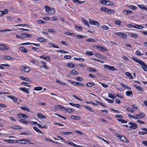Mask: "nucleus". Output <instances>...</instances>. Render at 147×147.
Instances as JSON below:
<instances>
[{
  "instance_id": "obj_49",
  "label": "nucleus",
  "mask_w": 147,
  "mask_h": 147,
  "mask_svg": "<svg viewBox=\"0 0 147 147\" xmlns=\"http://www.w3.org/2000/svg\"><path fill=\"white\" fill-rule=\"evenodd\" d=\"M20 78L23 80H25L28 81H30L29 79L28 78L26 77H25L23 76H21L20 77Z\"/></svg>"
},
{
  "instance_id": "obj_23",
  "label": "nucleus",
  "mask_w": 147,
  "mask_h": 147,
  "mask_svg": "<svg viewBox=\"0 0 147 147\" xmlns=\"http://www.w3.org/2000/svg\"><path fill=\"white\" fill-rule=\"evenodd\" d=\"M49 45L51 47H52L54 48H59V47L57 46L56 45L54 44L53 43H49Z\"/></svg>"
},
{
  "instance_id": "obj_18",
  "label": "nucleus",
  "mask_w": 147,
  "mask_h": 147,
  "mask_svg": "<svg viewBox=\"0 0 147 147\" xmlns=\"http://www.w3.org/2000/svg\"><path fill=\"white\" fill-rule=\"evenodd\" d=\"M123 13L125 14H131L132 13V12L131 10H129L128 9H126L123 11Z\"/></svg>"
},
{
  "instance_id": "obj_46",
  "label": "nucleus",
  "mask_w": 147,
  "mask_h": 147,
  "mask_svg": "<svg viewBox=\"0 0 147 147\" xmlns=\"http://www.w3.org/2000/svg\"><path fill=\"white\" fill-rule=\"evenodd\" d=\"M94 85V83L88 82L87 84V86L88 87H91Z\"/></svg>"
},
{
  "instance_id": "obj_52",
  "label": "nucleus",
  "mask_w": 147,
  "mask_h": 147,
  "mask_svg": "<svg viewBox=\"0 0 147 147\" xmlns=\"http://www.w3.org/2000/svg\"><path fill=\"white\" fill-rule=\"evenodd\" d=\"M100 49L101 51L103 52H105L107 51V50L106 49L105 47H100Z\"/></svg>"
},
{
  "instance_id": "obj_64",
  "label": "nucleus",
  "mask_w": 147,
  "mask_h": 147,
  "mask_svg": "<svg viewBox=\"0 0 147 147\" xmlns=\"http://www.w3.org/2000/svg\"><path fill=\"white\" fill-rule=\"evenodd\" d=\"M75 28L76 29L80 31L82 29V27H79L77 26H75Z\"/></svg>"
},
{
  "instance_id": "obj_8",
  "label": "nucleus",
  "mask_w": 147,
  "mask_h": 147,
  "mask_svg": "<svg viewBox=\"0 0 147 147\" xmlns=\"http://www.w3.org/2000/svg\"><path fill=\"white\" fill-rule=\"evenodd\" d=\"M129 124L130 125L129 128L131 129H135L137 127V124L136 123H134L132 122H129Z\"/></svg>"
},
{
  "instance_id": "obj_59",
  "label": "nucleus",
  "mask_w": 147,
  "mask_h": 147,
  "mask_svg": "<svg viewBox=\"0 0 147 147\" xmlns=\"http://www.w3.org/2000/svg\"><path fill=\"white\" fill-rule=\"evenodd\" d=\"M104 30H108L109 28L107 26L104 25L101 27Z\"/></svg>"
},
{
  "instance_id": "obj_41",
  "label": "nucleus",
  "mask_w": 147,
  "mask_h": 147,
  "mask_svg": "<svg viewBox=\"0 0 147 147\" xmlns=\"http://www.w3.org/2000/svg\"><path fill=\"white\" fill-rule=\"evenodd\" d=\"M85 54L87 55L90 56H91L93 55V53L90 51H86L85 52Z\"/></svg>"
},
{
  "instance_id": "obj_57",
  "label": "nucleus",
  "mask_w": 147,
  "mask_h": 147,
  "mask_svg": "<svg viewBox=\"0 0 147 147\" xmlns=\"http://www.w3.org/2000/svg\"><path fill=\"white\" fill-rule=\"evenodd\" d=\"M117 120L121 122V123H126L127 122V121L126 120L123 119H117Z\"/></svg>"
},
{
  "instance_id": "obj_11",
  "label": "nucleus",
  "mask_w": 147,
  "mask_h": 147,
  "mask_svg": "<svg viewBox=\"0 0 147 147\" xmlns=\"http://www.w3.org/2000/svg\"><path fill=\"white\" fill-rule=\"evenodd\" d=\"M7 97L8 98H10L11 99H12L14 102H16L18 100L17 98L15 96H9V95H8L7 96Z\"/></svg>"
},
{
  "instance_id": "obj_29",
  "label": "nucleus",
  "mask_w": 147,
  "mask_h": 147,
  "mask_svg": "<svg viewBox=\"0 0 147 147\" xmlns=\"http://www.w3.org/2000/svg\"><path fill=\"white\" fill-rule=\"evenodd\" d=\"M66 112L68 113H71L75 111V110L74 109H71V108H68L67 109H66Z\"/></svg>"
},
{
  "instance_id": "obj_45",
  "label": "nucleus",
  "mask_w": 147,
  "mask_h": 147,
  "mask_svg": "<svg viewBox=\"0 0 147 147\" xmlns=\"http://www.w3.org/2000/svg\"><path fill=\"white\" fill-rule=\"evenodd\" d=\"M11 127L14 129H22V127H21L18 126H13Z\"/></svg>"
},
{
  "instance_id": "obj_30",
  "label": "nucleus",
  "mask_w": 147,
  "mask_h": 147,
  "mask_svg": "<svg viewBox=\"0 0 147 147\" xmlns=\"http://www.w3.org/2000/svg\"><path fill=\"white\" fill-rule=\"evenodd\" d=\"M80 117L79 116H75L72 115L71 116V119H80Z\"/></svg>"
},
{
  "instance_id": "obj_9",
  "label": "nucleus",
  "mask_w": 147,
  "mask_h": 147,
  "mask_svg": "<svg viewBox=\"0 0 147 147\" xmlns=\"http://www.w3.org/2000/svg\"><path fill=\"white\" fill-rule=\"evenodd\" d=\"M89 22L90 24L94 25H98V26L99 25V24L98 22L93 20L90 19L89 20Z\"/></svg>"
},
{
  "instance_id": "obj_53",
  "label": "nucleus",
  "mask_w": 147,
  "mask_h": 147,
  "mask_svg": "<svg viewBox=\"0 0 147 147\" xmlns=\"http://www.w3.org/2000/svg\"><path fill=\"white\" fill-rule=\"evenodd\" d=\"M74 84L76 86H84V85L82 84V83H80L79 82H75V84Z\"/></svg>"
},
{
  "instance_id": "obj_25",
  "label": "nucleus",
  "mask_w": 147,
  "mask_h": 147,
  "mask_svg": "<svg viewBox=\"0 0 147 147\" xmlns=\"http://www.w3.org/2000/svg\"><path fill=\"white\" fill-rule=\"evenodd\" d=\"M3 58V59H6L8 60H12L13 59V58L8 56L6 55H3L2 57Z\"/></svg>"
},
{
  "instance_id": "obj_40",
  "label": "nucleus",
  "mask_w": 147,
  "mask_h": 147,
  "mask_svg": "<svg viewBox=\"0 0 147 147\" xmlns=\"http://www.w3.org/2000/svg\"><path fill=\"white\" fill-rule=\"evenodd\" d=\"M134 86L136 87V89H137L138 90L142 91L143 90L142 88L141 87H139L138 86H137L136 85H135Z\"/></svg>"
},
{
  "instance_id": "obj_47",
  "label": "nucleus",
  "mask_w": 147,
  "mask_h": 147,
  "mask_svg": "<svg viewBox=\"0 0 147 147\" xmlns=\"http://www.w3.org/2000/svg\"><path fill=\"white\" fill-rule=\"evenodd\" d=\"M42 89V88L41 87H37L34 88V90H35L40 91Z\"/></svg>"
},
{
  "instance_id": "obj_14",
  "label": "nucleus",
  "mask_w": 147,
  "mask_h": 147,
  "mask_svg": "<svg viewBox=\"0 0 147 147\" xmlns=\"http://www.w3.org/2000/svg\"><path fill=\"white\" fill-rule=\"evenodd\" d=\"M37 40L40 42H46L47 40L42 37H39L37 39Z\"/></svg>"
},
{
  "instance_id": "obj_4",
  "label": "nucleus",
  "mask_w": 147,
  "mask_h": 147,
  "mask_svg": "<svg viewBox=\"0 0 147 147\" xmlns=\"http://www.w3.org/2000/svg\"><path fill=\"white\" fill-rule=\"evenodd\" d=\"M20 70L22 71L28 72L30 71L29 67L24 66H22L20 67Z\"/></svg>"
},
{
  "instance_id": "obj_1",
  "label": "nucleus",
  "mask_w": 147,
  "mask_h": 147,
  "mask_svg": "<svg viewBox=\"0 0 147 147\" xmlns=\"http://www.w3.org/2000/svg\"><path fill=\"white\" fill-rule=\"evenodd\" d=\"M132 59L138 63L142 66V68L145 71H147V65L142 61L138 58L132 57Z\"/></svg>"
},
{
  "instance_id": "obj_58",
  "label": "nucleus",
  "mask_w": 147,
  "mask_h": 147,
  "mask_svg": "<svg viewBox=\"0 0 147 147\" xmlns=\"http://www.w3.org/2000/svg\"><path fill=\"white\" fill-rule=\"evenodd\" d=\"M48 31L49 32H53L55 33L56 32L55 30H53L52 29H49L48 30Z\"/></svg>"
},
{
  "instance_id": "obj_54",
  "label": "nucleus",
  "mask_w": 147,
  "mask_h": 147,
  "mask_svg": "<svg viewBox=\"0 0 147 147\" xmlns=\"http://www.w3.org/2000/svg\"><path fill=\"white\" fill-rule=\"evenodd\" d=\"M132 94V92L131 91H128L126 92V94L127 96H129Z\"/></svg>"
},
{
  "instance_id": "obj_2",
  "label": "nucleus",
  "mask_w": 147,
  "mask_h": 147,
  "mask_svg": "<svg viewBox=\"0 0 147 147\" xmlns=\"http://www.w3.org/2000/svg\"><path fill=\"white\" fill-rule=\"evenodd\" d=\"M45 8L46 12L48 14L53 15L55 13V10L54 8L49 7L48 6H45Z\"/></svg>"
},
{
  "instance_id": "obj_15",
  "label": "nucleus",
  "mask_w": 147,
  "mask_h": 147,
  "mask_svg": "<svg viewBox=\"0 0 147 147\" xmlns=\"http://www.w3.org/2000/svg\"><path fill=\"white\" fill-rule=\"evenodd\" d=\"M119 138L121 140L125 142L126 141V138L123 136H118Z\"/></svg>"
},
{
  "instance_id": "obj_10",
  "label": "nucleus",
  "mask_w": 147,
  "mask_h": 147,
  "mask_svg": "<svg viewBox=\"0 0 147 147\" xmlns=\"http://www.w3.org/2000/svg\"><path fill=\"white\" fill-rule=\"evenodd\" d=\"M40 62L43 65L40 66V68H44L46 69H48L49 68L48 67L46 66V62L41 61Z\"/></svg>"
},
{
  "instance_id": "obj_34",
  "label": "nucleus",
  "mask_w": 147,
  "mask_h": 147,
  "mask_svg": "<svg viewBox=\"0 0 147 147\" xmlns=\"http://www.w3.org/2000/svg\"><path fill=\"white\" fill-rule=\"evenodd\" d=\"M86 41L87 42H96L95 40L94 39L92 38H89V39H86Z\"/></svg>"
},
{
  "instance_id": "obj_43",
  "label": "nucleus",
  "mask_w": 147,
  "mask_h": 147,
  "mask_svg": "<svg viewBox=\"0 0 147 147\" xmlns=\"http://www.w3.org/2000/svg\"><path fill=\"white\" fill-rule=\"evenodd\" d=\"M19 121L21 123H23L24 124H28V122L27 121H24L23 119H21L19 120Z\"/></svg>"
},
{
  "instance_id": "obj_48",
  "label": "nucleus",
  "mask_w": 147,
  "mask_h": 147,
  "mask_svg": "<svg viewBox=\"0 0 147 147\" xmlns=\"http://www.w3.org/2000/svg\"><path fill=\"white\" fill-rule=\"evenodd\" d=\"M67 66L69 68H73L74 67V65L73 63H69L67 64Z\"/></svg>"
},
{
  "instance_id": "obj_5",
  "label": "nucleus",
  "mask_w": 147,
  "mask_h": 147,
  "mask_svg": "<svg viewBox=\"0 0 147 147\" xmlns=\"http://www.w3.org/2000/svg\"><path fill=\"white\" fill-rule=\"evenodd\" d=\"M145 115L144 113H139L135 115L136 119H141L145 117Z\"/></svg>"
},
{
  "instance_id": "obj_20",
  "label": "nucleus",
  "mask_w": 147,
  "mask_h": 147,
  "mask_svg": "<svg viewBox=\"0 0 147 147\" xmlns=\"http://www.w3.org/2000/svg\"><path fill=\"white\" fill-rule=\"evenodd\" d=\"M100 10L101 11H103L106 13H107L108 9L105 7H100Z\"/></svg>"
},
{
  "instance_id": "obj_21",
  "label": "nucleus",
  "mask_w": 147,
  "mask_h": 147,
  "mask_svg": "<svg viewBox=\"0 0 147 147\" xmlns=\"http://www.w3.org/2000/svg\"><path fill=\"white\" fill-rule=\"evenodd\" d=\"M21 35L28 38H30L32 37V35L30 34H27L24 33L21 34Z\"/></svg>"
},
{
  "instance_id": "obj_42",
  "label": "nucleus",
  "mask_w": 147,
  "mask_h": 147,
  "mask_svg": "<svg viewBox=\"0 0 147 147\" xmlns=\"http://www.w3.org/2000/svg\"><path fill=\"white\" fill-rule=\"evenodd\" d=\"M114 3L112 2L109 1V0L107 1V4L106 5H113Z\"/></svg>"
},
{
  "instance_id": "obj_44",
  "label": "nucleus",
  "mask_w": 147,
  "mask_h": 147,
  "mask_svg": "<svg viewBox=\"0 0 147 147\" xmlns=\"http://www.w3.org/2000/svg\"><path fill=\"white\" fill-rule=\"evenodd\" d=\"M33 128L34 129V130L37 132H39L40 133L43 134L42 133V132L39 130V129L37 127H33Z\"/></svg>"
},
{
  "instance_id": "obj_28",
  "label": "nucleus",
  "mask_w": 147,
  "mask_h": 147,
  "mask_svg": "<svg viewBox=\"0 0 147 147\" xmlns=\"http://www.w3.org/2000/svg\"><path fill=\"white\" fill-rule=\"evenodd\" d=\"M74 37L75 38H77V37L79 38H82L84 37V36L81 35H75L74 36Z\"/></svg>"
},
{
  "instance_id": "obj_36",
  "label": "nucleus",
  "mask_w": 147,
  "mask_h": 147,
  "mask_svg": "<svg viewBox=\"0 0 147 147\" xmlns=\"http://www.w3.org/2000/svg\"><path fill=\"white\" fill-rule=\"evenodd\" d=\"M72 134V133L71 132H61V134H63L64 135H67L68 134Z\"/></svg>"
},
{
  "instance_id": "obj_60",
  "label": "nucleus",
  "mask_w": 147,
  "mask_h": 147,
  "mask_svg": "<svg viewBox=\"0 0 147 147\" xmlns=\"http://www.w3.org/2000/svg\"><path fill=\"white\" fill-rule=\"evenodd\" d=\"M135 54L136 55H142L143 54H141L139 50H138L136 52Z\"/></svg>"
},
{
  "instance_id": "obj_32",
  "label": "nucleus",
  "mask_w": 147,
  "mask_h": 147,
  "mask_svg": "<svg viewBox=\"0 0 147 147\" xmlns=\"http://www.w3.org/2000/svg\"><path fill=\"white\" fill-rule=\"evenodd\" d=\"M107 0H100L99 3L103 5H105L107 4Z\"/></svg>"
},
{
  "instance_id": "obj_22",
  "label": "nucleus",
  "mask_w": 147,
  "mask_h": 147,
  "mask_svg": "<svg viewBox=\"0 0 147 147\" xmlns=\"http://www.w3.org/2000/svg\"><path fill=\"white\" fill-rule=\"evenodd\" d=\"M21 140V144H26L29 142V140L26 139H22Z\"/></svg>"
},
{
  "instance_id": "obj_26",
  "label": "nucleus",
  "mask_w": 147,
  "mask_h": 147,
  "mask_svg": "<svg viewBox=\"0 0 147 147\" xmlns=\"http://www.w3.org/2000/svg\"><path fill=\"white\" fill-rule=\"evenodd\" d=\"M70 73L71 75H76L78 74V72L74 70H73L71 71Z\"/></svg>"
},
{
  "instance_id": "obj_13",
  "label": "nucleus",
  "mask_w": 147,
  "mask_h": 147,
  "mask_svg": "<svg viewBox=\"0 0 147 147\" xmlns=\"http://www.w3.org/2000/svg\"><path fill=\"white\" fill-rule=\"evenodd\" d=\"M39 57L45 59L47 61H50V57L49 56L45 57L44 56V55H42L40 56Z\"/></svg>"
},
{
  "instance_id": "obj_24",
  "label": "nucleus",
  "mask_w": 147,
  "mask_h": 147,
  "mask_svg": "<svg viewBox=\"0 0 147 147\" xmlns=\"http://www.w3.org/2000/svg\"><path fill=\"white\" fill-rule=\"evenodd\" d=\"M20 109L24 110L28 112H30V109L27 107H20Z\"/></svg>"
},
{
  "instance_id": "obj_27",
  "label": "nucleus",
  "mask_w": 147,
  "mask_h": 147,
  "mask_svg": "<svg viewBox=\"0 0 147 147\" xmlns=\"http://www.w3.org/2000/svg\"><path fill=\"white\" fill-rule=\"evenodd\" d=\"M115 13V11L114 10L111 9H108L107 10V13L109 14H111L112 13Z\"/></svg>"
},
{
  "instance_id": "obj_56",
  "label": "nucleus",
  "mask_w": 147,
  "mask_h": 147,
  "mask_svg": "<svg viewBox=\"0 0 147 147\" xmlns=\"http://www.w3.org/2000/svg\"><path fill=\"white\" fill-rule=\"evenodd\" d=\"M121 23V22L119 20H117L115 22V24L117 25H120Z\"/></svg>"
},
{
  "instance_id": "obj_19",
  "label": "nucleus",
  "mask_w": 147,
  "mask_h": 147,
  "mask_svg": "<svg viewBox=\"0 0 147 147\" xmlns=\"http://www.w3.org/2000/svg\"><path fill=\"white\" fill-rule=\"evenodd\" d=\"M17 116L19 118H21L22 117L23 118H25V119H26L27 117V116H26L23 113H22L21 114H18Z\"/></svg>"
},
{
  "instance_id": "obj_51",
  "label": "nucleus",
  "mask_w": 147,
  "mask_h": 147,
  "mask_svg": "<svg viewBox=\"0 0 147 147\" xmlns=\"http://www.w3.org/2000/svg\"><path fill=\"white\" fill-rule=\"evenodd\" d=\"M120 37L124 39H126L127 38V36L125 34L122 33Z\"/></svg>"
},
{
  "instance_id": "obj_7",
  "label": "nucleus",
  "mask_w": 147,
  "mask_h": 147,
  "mask_svg": "<svg viewBox=\"0 0 147 147\" xmlns=\"http://www.w3.org/2000/svg\"><path fill=\"white\" fill-rule=\"evenodd\" d=\"M9 49V48L6 45H0V50L6 51Z\"/></svg>"
},
{
  "instance_id": "obj_55",
  "label": "nucleus",
  "mask_w": 147,
  "mask_h": 147,
  "mask_svg": "<svg viewBox=\"0 0 147 147\" xmlns=\"http://www.w3.org/2000/svg\"><path fill=\"white\" fill-rule=\"evenodd\" d=\"M127 110L128 112L133 113L134 112V111L132 109L130 108H128Z\"/></svg>"
},
{
  "instance_id": "obj_17",
  "label": "nucleus",
  "mask_w": 147,
  "mask_h": 147,
  "mask_svg": "<svg viewBox=\"0 0 147 147\" xmlns=\"http://www.w3.org/2000/svg\"><path fill=\"white\" fill-rule=\"evenodd\" d=\"M19 50L24 53H26L28 52L27 49L23 47H21L19 48Z\"/></svg>"
},
{
  "instance_id": "obj_37",
  "label": "nucleus",
  "mask_w": 147,
  "mask_h": 147,
  "mask_svg": "<svg viewBox=\"0 0 147 147\" xmlns=\"http://www.w3.org/2000/svg\"><path fill=\"white\" fill-rule=\"evenodd\" d=\"M88 71L91 72H95L96 70L94 68H92V67H89L87 68Z\"/></svg>"
},
{
  "instance_id": "obj_38",
  "label": "nucleus",
  "mask_w": 147,
  "mask_h": 147,
  "mask_svg": "<svg viewBox=\"0 0 147 147\" xmlns=\"http://www.w3.org/2000/svg\"><path fill=\"white\" fill-rule=\"evenodd\" d=\"M125 75L127 76H129L130 78L131 79L133 78V77L131 74L128 72H126L125 73Z\"/></svg>"
},
{
  "instance_id": "obj_61",
  "label": "nucleus",
  "mask_w": 147,
  "mask_h": 147,
  "mask_svg": "<svg viewBox=\"0 0 147 147\" xmlns=\"http://www.w3.org/2000/svg\"><path fill=\"white\" fill-rule=\"evenodd\" d=\"M96 102L97 103L99 104V105H101V106H102L103 107H107V106L106 105H105V104L103 105L102 103L100 102L99 101H96Z\"/></svg>"
},
{
  "instance_id": "obj_50",
  "label": "nucleus",
  "mask_w": 147,
  "mask_h": 147,
  "mask_svg": "<svg viewBox=\"0 0 147 147\" xmlns=\"http://www.w3.org/2000/svg\"><path fill=\"white\" fill-rule=\"evenodd\" d=\"M82 20L84 24L88 26L89 28L90 27V26L88 24V22L86 20L83 19Z\"/></svg>"
},
{
  "instance_id": "obj_39",
  "label": "nucleus",
  "mask_w": 147,
  "mask_h": 147,
  "mask_svg": "<svg viewBox=\"0 0 147 147\" xmlns=\"http://www.w3.org/2000/svg\"><path fill=\"white\" fill-rule=\"evenodd\" d=\"M129 35L133 37L136 38L138 37V35L137 34H133L132 33H130L129 34Z\"/></svg>"
},
{
  "instance_id": "obj_3",
  "label": "nucleus",
  "mask_w": 147,
  "mask_h": 147,
  "mask_svg": "<svg viewBox=\"0 0 147 147\" xmlns=\"http://www.w3.org/2000/svg\"><path fill=\"white\" fill-rule=\"evenodd\" d=\"M104 68L106 70L112 71H115L117 70L116 69L114 66H109L107 65H104Z\"/></svg>"
},
{
  "instance_id": "obj_6",
  "label": "nucleus",
  "mask_w": 147,
  "mask_h": 147,
  "mask_svg": "<svg viewBox=\"0 0 147 147\" xmlns=\"http://www.w3.org/2000/svg\"><path fill=\"white\" fill-rule=\"evenodd\" d=\"M141 131L139 132V134L140 135H143L147 134V129L143 128L141 129Z\"/></svg>"
},
{
  "instance_id": "obj_35",
  "label": "nucleus",
  "mask_w": 147,
  "mask_h": 147,
  "mask_svg": "<svg viewBox=\"0 0 147 147\" xmlns=\"http://www.w3.org/2000/svg\"><path fill=\"white\" fill-rule=\"evenodd\" d=\"M3 141L7 142H9L10 143H13L14 142V141L12 140L8 139V140H4Z\"/></svg>"
},
{
  "instance_id": "obj_62",
  "label": "nucleus",
  "mask_w": 147,
  "mask_h": 147,
  "mask_svg": "<svg viewBox=\"0 0 147 147\" xmlns=\"http://www.w3.org/2000/svg\"><path fill=\"white\" fill-rule=\"evenodd\" d=\"M75 79L76 80L79 81H81L82 80V78L81 77H76Z\"/></svg>"
},
{
  "instance_id": "obj_16",
  "label": "nucleus",
  "mask_w": 147,
  "mask_h": 147,
  "mask_svg": "<svg viewBox=\"0 0 147 147\" xmlns=\"http://www.w3.org/2000/svg\"><path fill=\"white\" fill-rule=\"evenodd\" d=\"M37 116L38 118L40 119L45 118H46V116L41 113H38L37 115Z\"/></svg>"
},
{
  "instance_id": "obj_31",
  "label": "nucleus",
  "mask_w": 147,
  "mask_h": 147,
  "mask_svg": "<svg viewBox=\"0 0 147 147\" xmlns=\"http://www.w3.org/2000/svg\"><path fill=\"white\" fill-rule=\"evenodd\" d=\"M127 7H128L129 8H130L131 9H133V10H135L136 9L137 7L135 6H134V5H127Z\"/></svg>"
},
{
  "instance_id": "obj_12",
  "label": "nucleus",
  "mask_w": 147,
  "mask_h": 147,
  "mask_svg": "<svg viewBox=\"0 0 147 147\" xmlns=\"http://www.w3.org/2000/svg\"><path fill=\"white\" fill-rule=\"evenodd\" d=\"M19 89L20 90H21L26 92L27 94H28L29 93V90L25 88H19Z\"/></svg>"
},
{
  "instance_id": "obj_33",
  "label": "nucleus",
  "mask_w": 147,
  "mask_h": 147,
  "mask_svg": "<svg viewBox=\"0 0 147 147\" xmlns=\"http://www.w3.org/2000/svg\"><path fill=\"white\" fill-rule=\"evenodd\" d=\"M84 107L85 109H87L89 111H90V112H93L94 111V110H92V109L89 106H84Z\"/></svg>"
},
{
  "instance_id": "obj_63",
  "label": "nucleus",
  "mask_w": 147,
  "mask_h": 147,
  "mask_svg": "<svg viewBox=\"0 0 147 147\" xmlns=\"http://www.w3.org/2000/svg\"><path fill=\"white\" fill-rule=\"evenodd\" d=\"M58 20V18L56 16H53L52 19V21H53Z\"/></svg>"
}]
</instances>
